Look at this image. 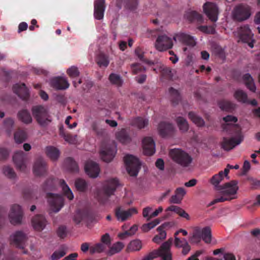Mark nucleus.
<instances>
[{"instance_id": "obj_62", "label": "nucleus", "mask_w": 260, "mask_h": 260, "mask_svg": "<svg viewBox=\"0 0 260 260\" xmlns=\"http://www.w3.org/2000/svg\"><path fill=\"white\" fill-rule=\"evenodd\" d=\"M10 154V151L4 147H0V160L5 161L7 160Z\"/></svg>"}, {"instance_id": "obj_45", "label": "nucleus", "mask_w": 260, "mask_h": 260, "mask_svg": "<svg viewBox=\"0 0 260 260\" xmlns=\"http://www.w3.org/2000/svg\"><path fill=\"white\" fill-rule=\"evenodd\" d=\"M27 134L24 130L18 129L14 134V139L17 143H21L25 141Z\"/></svg>"}, {"instance_id": "obj_6", "label": "nucleus", "mask_w": 260, "mask_h": 260, "mask_svg": "<svg viewBox=\"0 0 260 260\" xmlns=\"http://www.w3.org/2000/svg\"><path fill=\"white\" fill-rule=\"evenodd\" d=\"M211 229L209 226L202 229L197 227L193 231L192 240L196 242H199L202 239L205 243H210L211 241Z\"/></svg>"}, {"instance_id": "obj_17", "label": "nucleus", "mask_w": 260, "mask_h": 260, "mask_svg": "<svg viewBox=\"0 0 260 260\" xmlns=\"http://www.w3.org/2000/svg\"><path fill=\"white\" fill-rule=\"evenodd\" d=\"M138 213L137 210L135 208H129L127 210H124L120 207L116 208L115 215L118 221L123 222L126 220L133 214Z\"/></svg>"}, {"instance_id": "obj_27", "label": "nucleus", "mask_w": 260, "mask_h": 260, "mask_svg": "<svg viewBox=\"0 0 260 260\" xmlns=\"http://www.w3.org/2000/svg\"><path fill=\"white\" fill-rule=\"evenodd\" d=\"M158 129L159 135L164 138L172 136L174 131L173 124L166 122H161L158 125Z\"/></svg>"}, {"instance_id": "obj_38", "label": "nucleus", "mask_w": 260, "mask_h": 260, "mask_svg": "<svg viewBox=\"0 0 260 260\" xmlns=\"http://www.w3.org/2000/svg\"><path fill=\"white\" fill-rule=\"evenodd\" d=\"M96 62L100 67L106 68L109 64L108 56L103 53H100L96 56Z\"/></svg>"}, {"instance_id": "obj_5", "label": "nucleus", "mask_w": 260, "mask_h": 260, "mask_svg": "<svg viewBox=\"0 0 260 260\" xmlns=\"http://www.w3.org/2000/svg\"><path fill=\"white\" fill-rule=\"evenodd\" d=\"M124 161L128 173L132 176H136L141 166L139 160L133 155L127 154L124 157Z\"/></svg>"}, {"instance_id": "obj_8", "label": "nucleus", "mask_w": 260, "mask_h": 260, "mask_svg": "<svg viewBox=\"0 0 260 260\" xmlns=\"http://www.w3.org/2000/svg\"><path fill=\"white\" fill-rule=\"evenodd\" d=\"M46 197L50 209L53 212L57 213L59 212L64 206V199L61 195L47 193Z\"/></svg>"}, {"instance_id": "obj_39", "label": "nucleus", "mask_w": 260, "mask_h": 260, "mask_svg": "<svg viewBox=\"0 0 260 260\" xmlns=\"http://www.w3.org/2000/svg\"><path fill=\"white\" fill-rule=\"evenodd\" d=\"M218 104L222 110L228 112H232L235 108L234 104L226 100H221L219 101Z\"/></svg>"}, {"instance_id": "obj_32", "label": "nucleus", "mask_w": 260, "mask_h": 260, "mask_svg": "<svg viewBox=\"0 0 260 260\" xmlns=\"http://www.w3.org/2000/svg\"><path fill=\"white\" fill-rule=\"evenodd\" d=\"M223 178V171H220L218 174L213 175L210 179L209 182L214 186L215 189L218 191V189L222 186V185H220L219 183Z\"/></svg>"}, {"instance_id": "obj_61", "label": "nucleus", "mask_w": 260, "mask_h": 260, "mask_svg": "<svg viewBox=\"0 0 260 260\" xmlns=\"http://www.w3.org/2000/svg\"><path fill=\"white\" fill-rule=\"evenodd\" d=\"M168 226V223H165L161 224V225H160L157 229V231L159 232V234L158 235H159L160 236V238H161V239L162 240L165 239L166 238L167 234H166V232L165 231V229Z\"/></svg>"}, {"instance_id": "obj_23", "label": "nucleus", "mask_w": 260, "mask_h": 260, "mask_svg": "<svg viewBox=\"0 0 260 260\" xmlns=\"http://www.w3.org/2000/svg\"><path fill=\"white\" fill-rule=\"evenodd\" d=\"M106 9L105 0H95L94 2V17L97 20H102Z\"/></svg>"}, {"instance_id": "obj_29", "label": "nucleus", "mask_w": 260, "mask_h": 260, "mask_svg": "<svg viewBox=\"0 0 260 260\" xmlns=\"http://www.w3.org/2000/svg\"><path fill=\"white\" fill-rule=\"evenodd\" d=\"M130 11H134L137 8L138 0H117L116 6L118 9H121L122 6Z\"/></svg>"}, {"instance_id": "obj_54", "label": "nucleus", "mask_w": 260, "mask_h": 260, "mask_svg": "<svg viewBox=\"0 0 260 260\" xmlns=\"http://www.w3.org/2000/svg\"><path fill=\"white\" fill-rule=\"evenodd\" d=\"M161 75L166 79L170 80L173 76L172 69L169 67H164L160 70Z\"/></svg>"}, {"instance_id": "obj_63", "label": "nucleus", "mask_w": 260, "mask_h": 260, "mask_svg": "<svg viewBox=\"0 0 260 260\" xmlns=\"http://www.w3.org/2000/svg\"><path fill=\"white\" fill-rule=\"evenodd\" d=\"M231 198L228 197L226 195L222 194L221 196L217 197L213 200L209 204L210 206L214 205L219 202H224L226 201H231Z\"/></svg>"}, {"instance_id": "obj_51", "label": "nucleus", "mask_w": 260, "mask_h": 260, "mask_svg": "<svg viewBox=\"0 0 260 260\" xmlns=\"http://www.w3.org/2000/svg\"><path fill=\"white\" fill-rule=\"evenodd\" d=\"M136 55L138 56L139 59L142 62L146 63L148 64H152L153 62L151 61L148 60L147 59L144 57V52L143 49L140 47H138L136 48L135 51Z\"/></svg>"}, {"instance_id": "obj_44", "label": "nucleus", "mask_w": 260, "mask_h": 260, "mask_svg": "<svg viewBox=\"0 0 260 260\" xmlns=\"http://www.w3.org/2000/svg\"><path fill=\"white\" fill-rule=\"evenodd\" d=\"M176 123L180 130L182 132H186L189 128L187 120L182 117L179 116L176 118Z\"/></svg>"}, {"instance_id": "obj_24", "label": "nucleus", "mask_w": 260, "mask_h": 260, "mask_svg": "<svg viewBox=\"0 0 260 260\" xmlns=\"http://www.w3.org/2000/svg\"><path fill=\"white\" fill-rule=\"evenodd\" d=\"M85 171L90 177L95 178L99 175L100 169L97 163L88 160L85 165Z\"/></svg>"}, {"instance_id": "obj_42", "label": "nucleus", "mask_w": 260, "mask_h": 260, "mask_svg": "<svg viewBox=\"0 0 260 260\" xmlns=\"http://www.w3.org/2000/svg\"><path fill=\"white\" fill-rule=\"evenodd\" d=\"M185 16L186 18L191 22L197 21L198 22H202L203 20L202 15L196 11L187 12Z\"/></svg>"}, {"instance_id": "obj_40", "label": "nucleus", "mask_w": 260, "mask_h": 260, "mask_svg": "<svg viewBox=\"0 0 260 260\" xmlns=\"http://www.w3.org/2000/svg\"><path fill=\"white\" fill-rule=\"evenodd\" d=\"M132 124L139 129H142L148 124V120L142 117H138L132 120Z\"/></svg>"}, {"instance_id": "obj_1", "label": "nucleus", "mask_w": 260, "mask_h": 260, "mask_svg": "<svg viewBox=\"0 0 260 260\" xmlns=\"http://www.w3.org/2000/svg\"><path fill=\"white\" fill-rule=\"evenodd\" d=\"M172 239L162 244L156 250H154L144 256L142 260H153L155 258L160 257L161 260H172L170 247L172 243Z\"/></svg>"}, {"instance_id": "obj_52", "label": "nucleus", "mask_w": 260, "mask_h": 260, "mask_svg": "<svg viewBox=\"0 0 260 260\" xmlns=\"http://www.w3.org/2000/svg\"><path fill=\"white\" fill-rule=\"evenodd\" d=\"M14 121L11 118H8L5 119L4 121V126L6 129V131L9 135H11L13 126Z\"/></svg>"}, {"instance_id": "obj_21", "label": "nucleus", "mask_w": 260, "mask_h": 260, "mask_svg": "<svg viewBox=\"0 0 260 260\" xmlns=\"http://www.w3.org/2000/svg\"><path fill=\"white\" fill-rule=\"evenodd\" d=\"M33 172L35 176H41L46 174L47 172L46 162L44 159L40 157L35 161Z\"/></svg>"}, {"instance_id": "obj_57", "label": "nucleus", "mask_w": 260, "mask_h": 260, "mask_svg": "<svg viewBox=\"0 0 260 260\" xmlns=\"http://www.w3.org/2000/svg\"><path fill=\"white\" fill-rule=\"evenodd\" d=\"M198 29L207 34H214L215 33V29L214 26L201 25L198 27Z\"/></svg>"}, {"instance_id": "obj_18", "label": "nucleus", "mask_w": 260, "mask_h": 260, "mask_svg": "<svg viewBox=\"0 0 260 260\" xmlns=\"http://www.w3.org/2000/svg\"><path fill=\"white\" fill-rule=\"evenodd\" d=\"M26 154L22 151H19L15 153L13 159L17 169L21 171H24L26 168L25 160Z\"/></svg>"}, {"instance_id": "obj_15", "label": "nucleus", "mask_w": 260, "mask_h": 260, "mask_svg": "<svg viewBox=\"0 0 260 260\" xmlns=\"http://www.w3.org/2000/svg\"><path fill=\"white\" fill-rule=\"evenodd\" d=\"M131 69L133 74L136 75V81H145L146 79V69L140 63H134L131 65Z\"/></svg>"}, {"instance_id": "obj_10", "label": "nucleus", "mask_w": 260, "mask_h": 260, "mask_svg": "<svg viewBox=\"0 0 260 260\" xmlns=\"http://www.w3.org/2000/svg\"><path fill=\"white\" fill-rule=\"evenodd\" d=\"M240 40L243 43H247L250 48L253 47V34L248 25L241 26L238 30Z\"/></svg>"}, {"instance_id": "obj_19", "label": "nucleus", "mask_w": 260, "mask_h": 260, "mask_svg": "<svg viewBox=\"0 0 260 260\" xmlns=\"http://www.w3.org/2000/svg\"><path fill=\"white\" fill-rule=\"evenodd\" d=\"M13 92L16 94L20 99L26 101L29 98L28 89L26 87L24 82L20 84L16 83L13 87Z\"/></svg>"}, {"instance_id": "obj_53", "label": "nucleus", "mask_w": 260, "mask_h": 260, "mask_svg": "<svg viewBox=\"0 0 260 260\" xmlns=\"http://www.w3.org/2000/svg\"><path fill=\"white\" fill-rule=\"evenodd\" d=\"M138 230V226L136 225L132 226L130 229L123 233H121L118 234V237L120 239H124L127 236H132L134 235L136 231Z\"/></svg>"}, {"instance_id": "obj_2", "label": "nucleus", "mask_w": 260, "mask_h": 260, "mask_svg": "<svg viewBox=\"0 0 260 260\" xmlns=\"http://www.w3.org/2000/svg\"><path fill=\"white\" fill-rule=\"evenodd\" d=\"M169 155L173 161L182 167H188L192 161L191 156L185 151L174 148L170 150Z\"/></svg>"}, {"instance_id": "obj_25", "label": "nucleus", "mask_w": 260, "mask_h": 260, "mask_svg": "<svg viewBox=\"0 0 260 260\" xmlns=\"http://www.w3.org/2000/svg\"><path fill=\"white\" fill-rule=\"evenodd\" d=\"M143 152L146 155H152L155 152V143L151 137H146L142 141Z\"/></svg>"}, {"instance_id": "obj_58", "label": "nucleus", "mask_w": 260, "mask_h": 260, "mask_svg": "<svg viewBox=\"0 0 260 260\" xmlns=\"http://www.w3.org/2000/svg\"><path fill=\"white\" fill-rule=\"evenodd\" d=\"M105 249V246L102 243H97L93 246H91L89 248V251L91 254L95 252H101Z\"/></svg>"}, {"instance_id": "obj_59", "label": "nucleus", "mask_w": 260, "mask_h": 260, "mask_svg": "<svg viewBox=\"0 0 260 260\" xmlns=\"http://www.w3.org/2000/svg\"><path fill=\"white\" fill-rule=\"evenodd\" d=\"M51 86L58 89V90H64L68 88L69 87V82H51Z\"/></svg>"}, {"instance_id": "obj_47", "label": "nucleus", "mask_w": 260, "mask_h": 260, "mask_svg": "<svg viewBox=\"0 0 260 260\" xmlns=\"http://www.w3.org/2000/svg\"><path fill=\"white\" fill-rule=\"evenodd\" d=\"M167 210L173 211L183 218H189V215L184 210L178 206L174 205L170 206L167 208Z\"/></svg>"}, {"instance_id": "obj_55", "label": "nucleus", "mask_w": 260, "mask_h": 260, "mask_svg": "<svg viewBox=\"0 0 260 260\" xmlns=\"http://www.w3.org/2000/svg\"><path fill=\"white\" fill-rule=\"evenodd\" d=\"M159 223V220L158 219H155L151 222L143 224L142 227V229L145 232H148L150 230L154 228Z\"/></svg>"}, {"instance_id": "obj_33", "label": "nucleus", "mask_w": 260, "mask_h": 260, "mask_svg": "<svg viewBox=\"0 0 260 260\" xmlns=\"http://www.w3.org/2000/svg\"><path fill=\"white\" fill-rule=\"evenodd\" d=\"M169 92L172 104L174 106L177 105L181 101V96L180 92L173 87H170L169 89Z\"/></svg>"}, {"instance_id": "obj_48", "label": "nucleus", "mask_w": 260, "mask_h": 260, "mask_svg": "<svg viewBox=\"0 0 260 260\" xmlns=\"http://www.w3.org/2000/svg\"><path fill=\"white\" fill-rule=\"evenodd\" d=\"M67 168L72 172H78L79 168L77 162L71 157H68L64 160Z\"/></svg>"}, {"instance_id": "obj_9", "label": "nucleus", "mask_w": 260, "mask_h": 260, "mask_svg": "<svg viewBox=\"0 0 260 260\" xmlns=\"http://www.w3.org/2000/svg\"><path fill=\"white\" fill-rule=\"evenodd\" d=\"M251 15V8L246 4H241L236 6L233 11V16L238 21L247 19Z\"/></svg>"}, {"instance_id": "obj_30", "label": "nucleus", "mask_w": 260, "mask_h": 260, "mask_svg": "<svg viewBox=\"0 0 260 260\" xmlns=\"http://www.w3.org/2000/svg\"><path fill=\"white\" fill-rule=\"evenodd\" d=\"M176 38L183 44L193 47L196 45V42L193 37L185 33H179L177 34Z\"/></svg>"}, {"instance_id": "obj_64", "label": "nucleus", "mask_w": 260, "mask_h": 260, "mask_svg": "<svg viewBox=\"0 0 260 260\" xmlns=\"http://www.w3.org/2000/svg\"><path fill=\"white\" fill-rule=\"evenodd\" d=\"M57 236L61 239L65 238L67 235V228L64 225H60L57 230Z\"/></svg>"}, {"instance_id": "obj_22", "label": "nucleus", "mask_w": 260, "mask_h": 260, "mask_svg": "<svg viewBox=\"0 0 260 260\" xmlns=\"http://www.w3.org/2000/svg\"><path fill=\"white\" fill-rule=\"evenodd\" d=\"M116 152L115 146H108L102 149L100 151L101 158L104 161L109 162L112 161Z\"/></svg>"}, {"instance_id": "obj_37", "label": "nucleus", "mask_w": 260, "mask_h": 260, "mask_svg": "<svg viewBox=\"0 0 260 260\" xmlns=\"http://www.w3.org/2000/svg\"><path fill=\"white\" fill-rule=\"evenodd\" d=\"M142 247L141 241L139 239H136L130 242L127 246V252L137 251L140 250Z\"/></svg>"}, {"instance_id": "obj_20", "label": "nucleus", "mask_w": 260, "mask_h": 260, "mask_svg": "<svg viewBox=\"0 0 260 260\" xmlns=\"http://www.w3.org/2000/svg\"><path fill=\"white\" fill-rule=\"evenodd\" d=\"M93 215L92 212L88 209H84L79 210L74 216V220L76 223L78 224L82 221H92Z\"/></svg>"}, {"instance_id": "obj_14", "label": "nucleus", "mask_w": 260, "mask_h": 260, "mask_svg": "<svg viewBox=\"0 0 260 260\" xmlns=\"http://www.w3.org/2000/svg\"><path fill=\"white\" fill-rule=\"evenodd\" d=\"M23 212L21 207L18 205H14L11 207L9 217L10 222L13 225L21 223Z\"/></svg>"}, {"instance_id": "obj_28", "label": "nucleus", "mask_w": 260, "mask_h": 260, "mask_svg": "<svg viewBox=\"0 0 260 260\" xmlns=\"http://www.w3.org/2000/svg\"><path fill=\"white\" fill-rule=\"evenodd\" d=\"M47 220L42 215H36L31 219V223L34 229L38 231L44 230L47 224Z\"/></svg>"}, {"instance_id": "obj_3", "label": "nucleus", "mask_w": 260, "mask_h": 260, "mask_svg": "<svg viewBox=\"0 0 260 260\" xmlns=\"http://www.w3.org/2000/svg\"><path fill=\"white\" fill-rule=\"evenodd\" d=\"M57 182L61 187L63 194L69 200H72L74 199L73 193L63 179L56 180L54 178L50 177L47 179L43 185V188L45 190H52L55 187Z\"/></svg>"}, {"instance_id": "obj_46", "label": "nucleus", "mask_w": 260, "mask_h": 260, "mask_svg": "<svg viewBox=\"0 0 260 260\" xmlns=\"http://www.w3.org/2000/svg\"><path fill=\"white\" fill-rule=\"evenodd\" d=\"M235 98L239 102L246 103L248 102V97L246 93L242 90L238 89L234 93Z\"/></svg>"}, {"instance_id": "obj_49", "label": "nucleus", "mask_w": 260, "mask_h": 260, "mask_svg": "<svg viewBox=\"0 0 260 260\" xmlns=\"http://www.w3.org/2000/svg\"><path fill=\"white\" fill-rule=\"evenodd\" d=\"M124 245L121 242H117L114 244L110 248L108 254L112 255L116 253L120 252L123 248Z\"/></svg>"}, {"instance_id": "obj_34", "label": "nucleus", "mask_w": 260, "mask_h": 260, "mask_svg": "<svg viewBox=\"0 0 260 260\" xmlns=\"http://www.w3.org/2000/svg\"><path fill=\"white\" fill-rule=\"evenodd\" d=\"M17 116L20 121L24 123L28 124L32 122V118L29 112L26 110L23 109L18 112Z\"/></svg>"}, {"instance_id": "obj_31", "label": "nucleus", "mask_w": 260, "mask_h": 260, "mask_svg": "<svg viewBox=\"0 0 260 260\" xmlns=\"http://www.w3.org/2000/svg\"><path fill=\"white\" fill-rule=\"evenodd\" d=\"M186 194V191L183 187H178L175 191V194L173 195L170 199L171 203L179 204L181 202L183 197Z\"/></svg>"}, {"instance_id": "obj_56", "label": "nucleus", "mask_w": 260, "mask_h": 260, "mask_svg": "<svg viewBox=\"0 0 260 260\" xmlns=\"http://www.w3.org/2000/svg\"><path fill=\"white\" fill-rule=\"evenodd\" d=\"M3 173L9 178L13 179L16 177V173L13 169L9 166H5L3 169Z\"/></svg>"}, {"instance_id": "obj_41", "label": "nucleus", "mask_w": 260, "mask_h": 260, "mask_svg": "<svg viewBox=\"0 0 260 260\" xmlns=\"http://www.w3.org/2000/svg\"><path fill=\"white\" fill-rule=\"evenodd\" d=\"M67 252V247L61 245L58 250L55 251L51 256V260H58L66 255Z\"/></svg>"}, {"instance_id": "obj_12", "label": "nucleus", "mask_w": 260, "mask_h": 260, "mask_svg": "<svg viewBox=\"0 0 260 260\" xmlns=\"http://www.w3.org/2000/svg\"><path fill=\"white\" fill-rule=\"evenodd\" d=\"M173 45L172 39L166 35L159 36L155 43V47L159 51H164L170 49Z\"/></svg>"}, {"instance_id": "obj_7", "label": "nucleus", "mask_w": 260, "mask_h": 260, "mask_svg": "<svg viewBox=\"0 0 260 260\" xmlns=\"http://www.w3.org/2000/svg\"><path fill=\"white\" fill-rule=\"evenodd\" d=\"M238 189V181L234 180L222 185L221 187L218 189V191L221 194L226 195L233 200L237 198V193Z\"/></svg>"}, {"instance_id": "obj_35", "label": "nucleus", "mask_w": 260, "mask_h": 260, "mask_svg": "<svg viewBox=\"0 0 260 260\" xmlns=\"http://www.w3.org/2000/svg\"><path fill=\"white\" fill-rule=\"evenodd\" d=\"M116 137L119 142L123 144L128 143L131 140V137L124 128H122L120 131L117 132Z\"/></svg>"}, {"instance_id": "obj_26", "label": "nucleus", "mask_w": 260, "mask_h": 260, "mask_svg": "<svg viewBox=\"0 0 260 260\" xmlns=\"http://www.w3.org/2000/svg\"><path fill=\"white\" fill-rule=\"evenodd\" d=\"M119 185V181L116 178H112L107 180L104 186L105 194L108 197L113 195Z\"/></svg>"}, {"instance_id": "obj_16", "label": "nucleus", "mask_w": 260, "mask_h": 260, "mask_svg": "<svg viewBox=\"0 0 260 260\" xmlns=\"http://www.w3.org/2000/svg\"><path fill=\"white\" fill-rule=\"evenodd\" d=\"M243 140V137L241 135H238L236 138L233 137L230 139L224 137L221 143V147L225 151H229L240 144Z\"/></svg>"}, {"instance_id": "obj_13", "label": "nucleus", "mask_w": 260, "mask_h": 260, "mask_svg": "<svg viewBox=\"0 0 260 260\" xmlns=\"http://www.w3.org/2000/svg\"><path fill=\"white\" fill-rule=\"evenodd\" d=\"M203 10L211 21L216 22L217 20L218 8L215 4L206 2L203 6Z\"/></svg>"}, {"instance_id": "obj_43", "label": "nucleus", "mask_w": 260, "mask_h": 260, "mask_svg": "<svg viewBox=\"0 0 260 260\" xmlns=\"http://www.w3.org/2000/svg\"><path fill=\"white\" fill-rule=\"evenodd\" d=\"M189 118L197 126H203L204 125L205 122L203 119L197 115L193 112H189L188 114Z\"/></svg>"}, {"instance_id": "obj_36", "label": "nucleus", "mask_w": 260, "mask_h": 260, "mask_svg": "<svg viewBox=\"0 0 260 260\" xmlns=\"http://www.w3.org/2000/svg\"><path fill=\"white\" fill-rule=\"evenodd\" d=\"M46 153L52 160H56L59 156V150L53 146H47L46 148Z\"/></svg>"}, {"instance_id": "obj_11", "label": "nucleus", "mask_w": 260, "mask_h": 260, "mask_svg": "<svg viewBox=\"0 0 260 260\" xmlns=\"http://www.w3.org/2000/svg\"><path fill=\"white\" fill-rule=\"evenodd\" d=\"M26 240V235L20 231L15 232L10 236L11 244L20 249L24 248Z\"/></svg>"}, {"instance_id": "obj_60", "label": "nucleus", "mask_w": 260, "mask_h": 260, "mask_svg": "<svg viewBox=\"0 0 260 260\" xmlns=\"http://www.w3.org/2000/svg\"><path fill=\"white\" fill-rule=\"evenodd\" d=\"M68 75L71 78H75L79 75V71L77 67L72 66L67 71Z\"/></svg>"}, {"instance_id": "obj_50", "label": "nucleus", "mask_w": 260, "mask_h": 260, "mask_svg": "<svg viewBox=\"0 0 260 260\" xmlns=\"http://www.w3.org/2000/svg\"><path fill=\"white\" fill-rule=\"evenodd\" d=\"M75 185L76 189L80 191H85L87 188V183L86 181L81 178L76 180Z\"/></svg>"}, {"instance_id": "obj_4", "label": "nucleus", "mask_w": 260, "mask_h": 260, "mask_svg": "<svg viewBox=\"0 0 260 260\" xmlns=\"http://www.w3.org/2000/svg\"><path fill=\"white\" fill-rule=\"evenodd\" d=\"M31 111L34 117L40 125L45 126L51 122V117L47 110L43 106H33Z\"/></svg>"}]
</instances>
